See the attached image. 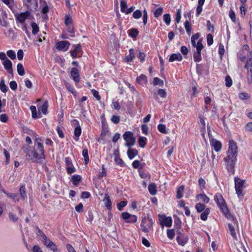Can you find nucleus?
I'll use <instances>...</instances> for the list:
<instances>
[{
	"instance_id": "21",
	"label": "nucleus",
	"mask_w": 252,
	"mask_h": 252,
	"mask_svg": "<svg viewBox=\"0 0 252 252\" xmlns=\"http://www.w3.org/2000/svg\"><path fill=\"white\" fill-rule=\"evenodd\" d=\"M177 241L179 245L184 246L188 242V238L186 236L181 235L177 237Z\"/></svg>"
},
{
	"instance_id": "19",
	"label": "nucleus",
	"mask_w": 252,
	"mask_h": 252,
	"mask_svg": "<svg viewBox=\"0 0 252 252\" xmlns=\"http://www.w3.org/2000/svg\"><path fill=\"white\" fill-rule=\"evenodd\" d=\"M102 201L105 204L106 208L110 210L111 209L112 202L108 194H105Z\"/></svg>"
},
{
	"instance_id": "49",
	"label": "nucleus",
	"mask_w": 252,
	"mask_h": 252,
	"mask_svg": "<svg viewBox=\"0 0 252 252\" xmlns=\"http://www.w3.org/2000/svg\"><path fill=\"white\" fill-rule=\"evenodd\" d=\"M120 7L121 12L125 13L127 9V4L126 0H122L121 1Z\"/></svg>"
},
{
	"instance_id": "22",
	"label": "nucleus",
	"mask_w": 252,
	"mask_h": 252,
	"mask_svg": "<svg viewBox=\"0 0 252 252\" xmlns=\"http://www.w3.org/2000/svg\"><path fill=\"white\" fill-rule=\"evenodd\" d=\"M72 22V21L71 18L68 15H66L65 17L64 23L66 26H68V31L71 33L74 32L73 27L71 26Z\"/></svg>"
},
{
	"instance_id": "7",
	"label": "nucleus",
	"mask_w": 252,
	"mask_h": 252,
	"mask_svg": "<svg viewBox=\"0 0 252 252\" xmlns=\"http://www.w3.org/2000/svg\"><path fill=\"white\" fill-rule=\"evenodd\" d=\"M196 51L193 54V60L195 62L199 63L201 60V51L203 48L201 40H198L196 44Z\"/></svg>"
},
{
	"instance_id": "39",
	"label": "nucleus",
	"mask_w": 252,
	"mask_h": 252,
	"mask_svg": "<svg viewBox=\"0 0 252 252\" xmlns=\"http://www.w3.org/2000/svg\"><path fill=\"white\" fill-rule=\"evenodd\" d=\"M210 213V209L206 208L205 211L201 214L200 218L202 220H206L207 219L208 216Z\"/></svg>"
},
{
	"instance_id": "16",
	"label": "nucleus",
	"mask_w": 252,
	"mask_h": 252,
	"mask_svg": "<svg viewBox=\"0 0 252 252\" xmlns=\"http://www.w3.org/2000/svg\"><path fill=\"white\" fill-rule=\"evenodd\" d=\"M2 64L5 68L9 74H13L12 63L8 59L2 62Z\"/></svg>"
},
{
	"instance_id": "15",
	"label": "nucleus",
	"mask_w": 252,
	"mask_h": 252,
	"mask_svg": "<svg viewBox=\"0 0 252 252\" xmlns=\"http://www.w3.org/2000/svg\"><path fill=\"white\" fill-rule=\"evenodd\" d=\"M70 75L73 81L76 83H78L80 81V76L77 68L75 67L72 68L70 71Z\"/></svg>"
},
{
	"instance_id": "26",
	"label": "nucleus",
	"mask_w": 252,
	"mask_h": 252,
	"mask_svg": "<svg viewBox=\"0 0 252 252\" xmlns=\"http://www.w3.org/2000/svg\"><path fill=\"white\" fill-rule=\"evenodd\" d=\"M19 196L22 200H25L27 198L26 191V187L25 185H21L19 188Z\"/></svg>"
},
{
	"instance_id": "12",
	"label": "nucleus",
	"mask_w": 252,
	"mask_h": 252,
	"mask_svg": "<svg viewBox=\"0 0 252 252\" xmlns=\"http://www.w3.org/2000/svg\"><path fill=\"white\" fill-rule=\"evenodd\" d=\"M210 145L213 149L217 152H220L222 148L221 143L216 139L211 138L210 140Z\"/></svg>"
},
{
	"instance_id": "59",
	"label": "nucleus",
	"mask_w": 252,
	"mask_h": 252,
	"mask_svg": "<svg viewBox=\"0 0 252 252\" xmlns=\"http://www.w3.org/2000/svg\"><path fill=\"white\" fill-rule=\"evenodd\" d=\"M225 85L226 87H230V86H232V81L231 77L227 75L225 77Z\"/></svg>"
},
{
	"instance_id": "51",
	"label": "nucleus",
	"mask_w": 252,
	"mask_h": 252,
	"mask_svg": "<svg viewBox=\"0 0 252 252\" xmlns=\"http://www.w3.org/2000/svg\"><path fill=\"white\" fill-rule=\"evenodd\" d=\"M153 84L155 86L159 85L162 86L163 85V81L158 77H155L154 78Z\"/></svg>"
},
{
	"instance_id": "35",
	"label": "nucleus",
	"mask_w": 252,
	"mask_h": 252,
	"mask_svg": "<svg viewBox=\"0 0 252 252\" xmlns=\"http://www.w3.org/2000/svg\"><path fill=\"white\" fill-rule=\"evenodd\" d=\"M17 72L20 76H23L25 74V69L23 66V64L21 63H19L17 66Z\"/></svg>"
},
{
	"instance_id": "8",
	"label": "nucleus",
	"mask_w": 252,
	"mask_h": 252,
	"mask_svg": "<svg viewBox=\"0 0 252 252\" xmlns=\"http://www.w3.org/2000/svg\"><path fill=\"white\" fill-rule=\"evenodd\" d=\"M159 224L161 226L170 227L172 225V220L171 217H166L165 215H158Z\"/></svg>"
},
{
	"instance_id": "41",
	"label": "nucleus",
	"mask_w": 252,
	"mask_h": 252,
	"mask_svg": "<svg viewBox=\"0 0 252 252\" xmlns=\"http://www.w3.org/2000/svg\"><path fill=\"white\" fill-rule=\"evenodd\" d=\"M40 236L42 238V242L44 245L46 246L48 245V244L51 241V240L48 238L42 232L39 231Z\"/></svg>"
},
{
	"instance_id": "6",
	"label": "nucleus",
	"mask_w": 252,
	"mask_h": 252,
	"mask_svg": "<svg viewBox=\"0 0 252 252\" xmlns=\"http://www.w3.org/2000/svg\"><path fill=\"white\" fill-rule=\"evenodd\" d=\"M235 189L236 192L239 197L242 195L243 189L245 188V180H242L238 177L234 179Z\"/></svg>"
},
{
	"instance_id": "27",
	"label": "nucleus",
	"mask_w": 252,
	"mask_h": 252,
	"mask_svg": "<svg viewBox=\"0 0 252 252\" xmlns=\"http://www.w3.org/2000/svg\"><path fill=\"white\" fill-rule=\"evenodd\" d=\"M197 200H200L205 203H208L210 201V198L205 193H200L196 196Z\"/></svg>"
},
{
	"instance_id": "37",
	"label": "nucleus",
	"mask_w": 252,
	"mask_h": 252,
	"mask_svg": "<svg viewBox=\"0 0 252 252\" xmlns=\"http://www.w3.org/2000/svg\"><path fill=\"white\" fill-rule=\"evenodd\" d=\"M128 33L129 35L131 37H136L138 36V31L136 29H131L128 30Z\"/></svg>"
},
{
	"instance_id": "34",
	"label": "nucleus",
	"mask_w": 252,
	"mask_h": 252,
	"mask_svg": "<svg viewBox=\"0 0 252 252\" xmlns=\"http://www.w3.org/2000/svg\"><path fill=\"white\" fill-rule=\"evenodd\" d=\"M64 84L68 91L71 93L73 94H76V92L73 86L65 81L64 82Z\"/></svg>"
},
{
	"instance_id": "5",
	"label": "nucleus",
	"mask_w": 252,
	"mask_h": 252,
	"mask_svg": "<svg viewBox=\"0 0 252 252\" xmlns=\"http://www.w3.org/2000/svg\"><path fill=\"white\" fill-rule=\"evenodd\" d=\"M123 137L126 142L125 146L130 148L134 145L136 138L134 137L132 132L129 131L125 132L123 135Z\"/></svg>"
},
{
	"instance_id": "23",
	"label": "nucleus",
	"mask_w": 252,
	"mask_h": 252,
	"mask_svg": "<svg viewBox=\"0 0 252 252\" xmlns=\"http://www.w3.org/2000/svg\"><path fill=\"white\" fill-rule=\"evenodd\" d=\"M183 57L180 53L172 54L170 56L169 62H173L174 61H181Z\"/></svg>"
},
{
	"instance_id": "48",
	"label": "nucleus",
	"mask_w": 252,
	"mask_h": 252,
	"mask_svg": "<svg viewBox=\"0 0 252 252\" xmlns=\"http://www.w3.org/2000/svg\"><path fill=\"white\" fill-rule=\"evenodd\" d=\"M163 21L167 25H169L171 21L170 15L169 14H165L163 16Z\"/></svg>"
},
{
	"instance_id": "17",
	"label": "nucleus",
	"mask_w": 252,
	"mask_h": 252,
	"mask_svg": "<svg viewBox=\"0 0 252 252\" xmlns=\"http://www.w3.org/2000/svg\"><path fill=\"white\" fill-rule=\"evenodd\" d=\"M2 192L4 193L8 197L12 199L13 201L14 202H18L21 200L20 198V196L19 194L14 193H10L6 191H4L2 190Z\"/></svg>"
},
{
	"instance_id": "60",
	"label": "nucleus",
	"mask_w": 252,
	"mask_h": 252,
	"mask_svg": "<svg viewBox=\"0 0 252 252\" xmlns=\"http://www.w3.org/2000/svg\"><path fill=\"white\" fill-rule=\"evenodd\" d=\"M111 121L115 124H118L120 123V118L119 116L113 115L111 119Z\"/></svg>"
},
{
	"instance_id": "24",
	"label": "nucleus",
	"mask_w": 252,
	"mask_h": 252,
	"mask_svg": "<svg viewBox=\"0 0 252 252\" xmlns=\"http://www.w3.org/2000/svg\"><path fill=\"white\" fill-rule=\"evenodd\" d=\"M248 56L250 59L247 61L245 67L248 70V72H252V53L250 52Z\"/></svg>"
},
{
	"instance_id": "42",
	"label": "nucleus",
	"mask_w": 252,
	"mask_h": 252,
	"mask_svg": "<svg viewBox=\"0 0 252 252\" xmlns=\"http://www.w3.org/2000/svg\"><path fill=\"white\" fill-rule=\"evenodd\" d=\"M184 26L186 30L187 33L188 35H190L191 34V28L189 20H186L184 23Z\"/></svg>"
},
{
	"instance_id": "36",
	"label": "nucleus",
	"mask_w": 252,
	"mask_h": 252,
	"mask_svg": "<svg viewBox=\"0 0 252 252\" xmlns=\"http://www.w3.org/2000/svg\"><path fill=\"white\" fill-rule=\"evenodd\" d=\"M184 191V186H181L179 187L177 191V198L178 199L181 198L183 196V193Z\"/></svg>"
},
{
	"instance_id": "18",
	"label": "nucleus",
	"mask_w": 252,
	"mask_h": 252,
	"mask_svg": "<svg viewBox=\"0 0 252 252\" xmlns=\"http://www.w3.org/2000/svg\"><path fill=\"white\" fill-rule=\"evenodd\" d=\"M166 92L165 90L159 89L157 92L154 93V97L156 100H158V95L161 98H165L166 96Z\"/></svg>"
},
{
	"instance_id": "28",
	"label": "nucleus",
	"mask_w": 252,
	"mask_h": 252,
	"mask_svg": "<svg viewBox=\"0 0 252 252\" xmlns=\"http://www.w3.org/2000/svg\"><path fill=\"white\" fill-rule=\"evenodd\" d=\"M127 154L128 158L130 159H132L134 158L138 154V152L135 149L129 148L127 152Z\"/></svg>"
},
{
	"instance_id": "61",
	"label": "nucleus",
	"mask_w": 252,
	"mask_h": 252,
	"mask_svg": "<svg viewBox=\"0 0 252 252\" xmlns=\"http://www.w3.org/2000/svg\"><path fill=\"white\" fill-rule=\"evenodd\" d=\"M205 184H206L205 181H204V180L203 178H200L199 179L198 185H199L200 189H204L205 187Z\"/></svg>"
},
{
	"instance_id": "53",
	"label": "nucleus",
	"mask_w": 252,
	"mask_h": 252,
	"mask_svg": "<svg viewBox=\"0 0 252 252\" xmlns=\"http://www.w3.org/2000/svg\"><path fill=\"white\" fill-rule=\"evenodd\" d=\"M7 55L12 60H14L16 59L15 52L13 50H10L7 51Z\"/></svg>"
},
{
	"instance_id": "46",
	"label": "nucleus",
	"mask_w": 252,
	"mask_h": 252,
	"mask_svg": "<svg viewBox=\"0 0 252 252\" xmlns=\"http://www.w3.org/2000/svg\"><path fill=\"white\" fill-rule=\"evenodd\" d=\"M238 97L242 100H247L250 97L248 94L246 93H239L238 94Z\"/></svg>"
},
{
	"instance_id": "43",
	"label": "nucleus",
	"mask_w": 252,
	"mask_h": 252,
	"mask_svg": "<svg viewBox=\"0 0 252 252\" xmlns=\"http://www.w3.org/2000/svg\"><path fill=\"white\" fill-rule=\"evenodd\" d=\"M147 138L143 136H141L138 138V143L140 147L144 148L146 144Z\"/></svg>"
},
{
	"instance_id": "32",
	"label": "nucleus",
	"mask_w": 252,
	"mask_h": 252,
	"mask_svg": "<svg viewBox=\"0 0 252 252\" xmlns=\"http://www.w3.org/2000/svg\"><path fill=\"white\" fill-rule=\"evenodd\" d=\"M148 190L152 195H155L157 193V187L155 184L151 183L148 186Z\"/></svg>"
},
{
	"instance_id": "45",
	"label": "nucleus",
	"mask_w": 252,
	"mask_h": 252,
	"mask_svg": "<svg viewBox=\"0 0 252 252\" xmlns=\"http://www.w3.org/2000/svg\"><path fill=\"white\" fill-rule=\"evenodd\" d=\"M48 107V104L47 101L44 102L41 106V110L44 114H46Z\"/></svg>"
},
{
	"instance_id": "30",
	"label": "nucleus",
	"mask_w": 252,
	"mask_h": 252,
	"mask_svg": "<svg viewBox=\"0 0 252 252\" xmlns=\"http://www.w3.org/2000/svg\"><path fill=\"white\" fill-rule=\"evenodd\" d=\"M115 157L114 160L116 163L120 166L121 167H124L125 166V163L122 158L120 157L119 154H115Z\"/></svg>"
},
{
	"instance_id": "13",
	"label": "nucleus",
	"mask_w": 252,
	"mask_h": 252,
	"mask_svg": "<svg viewBox=\"0 0 252 252\" xmlns=\"http://www.w3.org/2000/svg\"><path fill=\"white\" fill-rule=\"evenodd\" d=\"M65 162L67 173L71 174L75 171V168L73 166L71 159L69 157L65 158Z\"/></svg>"
},
{
	"instance_id": "38",
	"label": "nucleus",
	"mask_w": 252,
	"mask_h": 252,
	"mask_svg": "<svg viewBox=\"0 0 252 252\" xmlns=\"http://www.w3.org/2000/svg\"><path fill=\"white\" fill-rule=\"evenodd\" d=\"M199 35V33H197L193 35L191 38V43L192 44V45L194 47H196L197 43H196V41L198 39Z\"/></svg>"
},
{
	"instance_id": "2",
	"label": "nucleus",
	"mask_w": 252,
	"mask_h": 252,
	"mask_svg": "<svg viewBox=\"0 0 252 252\" xmlns=\"http://www.w3.org/2000/svg\"><path fill=\"white\" fill-rule=\"evenodd\" d=\"M34 147L39 151V154L34 149L28 151L26 156L33 162L40 163L45 158L44 150L42 140L39 137H36L34 142Z\"/></svg>"
},
{
	"instance_id": "50",
	"label": "nucleus",
	"mask_w": 252,
	"mask_h": 252,
	"mask_svg": "<svg viewBox=\"0 0 252 252\" xmlns=\"http://www.w3.org/2000/svg\"><path fill=\"white\" fill-rule=\"evenodd\" d=\"M245 129L247 132H252V122H249L245 126Z\"/></svg>"
},
{
	"instance_id": "3",
	"label": "nucleus",
	"mask_w": 252,
	"mask_h": 252,
	"mask_svg": "<svg viewBox=\"0 0 252 252\" xmlns=\"http://www.w3.org/2000/svg\"><path fill=\"white\" fill-rule=\"evenodd\" d=\"M214 200L225 216L227 218L230 217L228 209L222 195L219 193H216L214 196Z\"/></svg>"
},
{
	"instance_id": "40",
	"label": "nucleus",
	"mask_w": 252,
	"mask_h": 252,
	"mask_svg": "<svg viewBox=\"0 0 252 252\" xmlns=\"http://www.w3.org/2000/svg\"><path fill=\"white\" fill-rule=\"evenodd\" d=\"M206 206L204 204L198 203L195 205V209L197 212L200 213L203 212L206 209Z\"/></svg>"
},
{
	"instance_id": "54",
	"label": "nucleus",
	"mask_w": 252,
	"mask_h": 252,
	"mask_svg": "<svg viewBox=\"0 0 252 252\" xmlns=\"http://www.w3.org/2000/svg\"><path fill=\"white\" fill-rule=\"evenodd\" d=\"M32 32L33 34H36L39 31V28L37 25L35 23H32Z\"/></svg>"
},
{
	"instance_id": "31",
	"label": "nucleus",
	"mask_w": 252,
	"mask_h": 252,
	"mask_svg": "<svg viewBox=\"0 0 252 252\" xmlns=\"http://www.w3.org/2000/svg\"><path fill=\"white\" fill-rule=\"evenodd\" d=\"M81 180V177L79 175H73L71 176V181L75 186H77Z\"/></svg>"
},
{
	"instance_id": "10",
	"label": "nucleus",
	"mask_w": 252,
	"mask_h": 252,
	"mask_svg": "<svg viewBox=\"0 0 252 252\" xmlns=\"http://www.w3.org/2000/svg\"><path fill=\"white\" fill-rule=\"evenodd\" d=\"M122 218L124 220H126V222L130 223L135 222L137 220V218L135 215H131L126 212L122 213Z\"/></svg>"
},
{
	"instance_id": "4",
	"label": "nucleus",
	"mask_w": 252,
	"mask_h": 252,
	"mask_svg": "<svg viewBox=\"0 0 252 252\" xmlns=\"http://www.w3.org/2000/svg\"><path fill=\"white\" fill-rule=\"evenodd\" d=\"M154 223V220L149 215L143 217L140 224L141 230L145 233L149 232L153 228Z\"/></svg>"
},
{
	"instance_id": "57",
	"label": "nucleus",
	"mask_w": 252,
	"mask_h": 252,
	"mask_svg": "<svg viewBox=\"0 0 252 252\" xmlns=\"http://www.w3.org/2000/svg\"><path fill=\"white\" fill-rule=\"evenodd\" d=\"M167 235L169 239L172 240L175 236V232L173 229H168L167 231Z\"/></svg>"
},
{
	"instance_id": "56",
	"label": "nucleus",
	"mask_w": 252,
	"mask_h": 252,
	"mask_svg": "<svg viewBox=\"0 0 252 252\" xmlns=\"http://www.w3.org/2000/svg\"><path fill=\"white\" fill-rule=\"evenodd\" d=\"M163 12V9L161 7L157 9L154 13V15L155 18H158L160 16Z\"/></svg>"
},
{
	"instance_id": "52",
	"label": "nucleus",
	"mask_w": 252,
	"mask_h": 252,
	"mask_svg": "<svg viewBox=\"0 0 252 252\" xmlns=\"http://www.w3.org/2000/svg\"><path fill=\"white\" fill-rule=\"evenodd\" d=\"M229 230L230 231L231 236L234 238H236L237 236L235 231L234 227L231 224H228Z\"/></svg>"
},
{
	"instance_id": "64",
	"label": "nucleus",
	"mask_w": 252,
	"mask_h": 252,
	"mask_svg": "<svg viewBox=\"0 0 252 252\" xmlns=\"http://www.w3.org/2000/svg\"><path fill=\"white\" fill-rule=\"evenodd\" d=\"M207 41L208 46H210L213 43V37L211 34H208L207 36Z\"/></svg>"
},
{
	"instance_id": "14",
	"label": "nucleus",
	"mask_w": 252,
	"mask_h": 252,
	"mask_svg": "<svg viewBox=\"0 0 252 252\" xmlns=\"http://www.w3.org/2000/svg\"><path fill=\"white\" fill-rule=\"evenodd\" d=\"M29 15V12L26 11L25 12H21L19 14L17 13L15 15L16 20L21 24H24L26 19Z\"/></svg>"
},
{
	"instance_id": "55",
	"label": "nucleus",
	"mask_w": 252,
	"mask_h": 252,
	"mask_svg": "<svg viewBox=\"0 0 252 252\" xmlns=\"http://www.w3.org/2000/svg\"><path fill=\"white\" fill-rule=\"evenodd\" d=\"M132 16L136 19H139L142 16V12L139 10H136L133 13Z\"/></svg>"
},
{
	"instance_id": "11",
	"label": "nucleus",
	"mask_w": 252,
	"mask_h": 252,
	"mask_svg": "<svg viewBox=\"0 0 252 252\" xmlns=\"http://www.w3.org/2000/svg\"><path fill=\"white\" fill-rule=\"evenodd\" d=\"M72 123L74 125H78V126L75 128L74 131V139L77 142L79 140V136L81 134V128L79 125V122L78 120L74 119L72 121Z\"/></svg>"
},
{
	"instance_id": "1",
	"label": "nucleus",
	"mask_w": 252,
	"mask_h": 252,
	"mask_svg": "<svg viewBox=\"0 0 252 252\" xmlns=\"http://www.w3.org/2000/svg\"><path fill=\"white\" fill-rule=\"evenodd\" d=\"M237 146L236 143L233 140H230L227 156L224 158V161L228 172L232 174L234 173V166L237 159Z\"/></svg>"
},
{
	"instance_id": "29",
	"label": "nucleus",
	"mask_w": 252,
	"mask_h": 252,
	"mask_svg": "<svg viewBox=\"0 0 252 252\" xmlns=\"http://www.w3.org/2000/svg\"><path fill=\"white\" fill-rule=\"evenodd\" d=\"M135 58L134 50L133 49H130L129 50V54L125 58L126 62H131Z\"/></svg>"
},
{
	"instance_id": "20",
	"label": "nucleus",
	"mask_w": 252,
	"mask_h": 252,
	"mask_svg": "<svg viewBox=\"0 0 252 252\" xmlns=\"http://www.w3.org/2000/svg\"><path fill=\"white\" fill-rule=\"evenodd\" d=\"M136 81L137 83L142 86L147 84L148 83L147 77L144 74H141L139 76H138Z\"/></svg>"
},
{
	"instance_id": "63",
	"label": "nucleus",
	"mask_w": 252,
	"mask_h": 252,
	"mask_svg": "<svg viewBox=\"0 0 252 252\" xmlns=\"http://www.w3.org/2000/svg\"><path fill=\"white\" fill-rule=\"evenodd\" d=\"M91 92L93 96L96 98L97 100H99L101 99L100 96L99 95L98 92L94 89H92Z\"/></svg>"
},
{
	"instance_id": "44",
	"label": "nucleus",
	"mask_w": 252,
	"mask_h": 252,
	"mask_svg": "<svg viewBox=\"0 0 252 252\" xmlns=\"http://www.w3.org/2000/svg\"><path fill=\"white\" fill-rule=\"evenodd\" d=\"M82 155L84 158L85 163L87 164L89 161L88 152L87 149H84L82 151Z\"/></svg>"
},
{
	"instance_id": "47",
	"label": "nucleus",
	"mask_w": 252,
	"mask_h": 252,
	"mask_svg": "<svg viewBox=\"0 0 252 252\" xmlns=\"http://www.w3.org/2000/svg\"><path fill=\"white\" fill-rule=\"evenodd\" d=\"M0 89L3 93H6L7 91V87L5 84L3 80H2L0 82Z\"/></svg>"
},
{
	"instance_id": "33",
	"label": "nucleus",
	"mask_w": 252,
	"mask_h": 252,
	"mask_svg": "<svg viewBox=\"0 0 252 252\" xmlns=\"http://www.w3.org/2000/svg\"><path fill=\"white\" fill-rule=\"evenodd\" d=\"M47 248L53 251V252H60V251L57 249L56 244L51 241L48 245L46 246Z\"/></svg>"
},
{
	"instance_id": "25",
	"label": "nucleus",
	"mask_w": 252,
	"mask_h": 252,
	"mask_svg": "<svg viewBox=\"0 0 252 252\" xmlns=\"http://www.w3.org/2000/svg\"><path fill=\"white\" fill-rule=\"evenodd\" d=\"M74 49L70 51L71 56L73 58H76L78 54L81 51V47L79 44L74 45Z\"/></svg>"
},
{
	"instance_id": "58",
	"label": "nucleus",
	"mask_w": 252,
	"mask_h": 252,
	"mask_svg": "<svg viewBox=\"0 0 252 252\" xmlns=\"http://www.w3.org/2000/svg\"><path fill=\"white\" fill-rule=\"evenodd\" d=\"M158 129L159 132L162 133H166V126L163 124H159L158 126Z\"/></svg>"
},
{
	"instance_id": "62",
	"label": "nucleus",
	"mask_w": 252,
	"mask_h": 252,
	"mask_svg": "<svg viewBox=\"0 0 252 252\" xmlns=\"http://www.w3.org/2000/svg\"><path fill=\"white\" fill-rule=\"evenodd\" d=\"M8 216L9 218V220L14 222H16L18 220V218L16 216V215L12 214V213L10 212L8 214Z\"/></svg>"
},
{
	"instance_id": "9",
	"label": "nucleus",
	"mask_w": 252,
	"mask_h": 252,
	"mask_svg": "<svg viewBox=\"0 0 252 252\" xmlns=\"http://www.w3.org/2000/svg\"><path fill=\"white\" fill-rule=\"evenodd\" d=\"M70 43L66 40L58 42L56 44V48L59 51H66L69 48Z\"/></svg>"
}]
</instances>
